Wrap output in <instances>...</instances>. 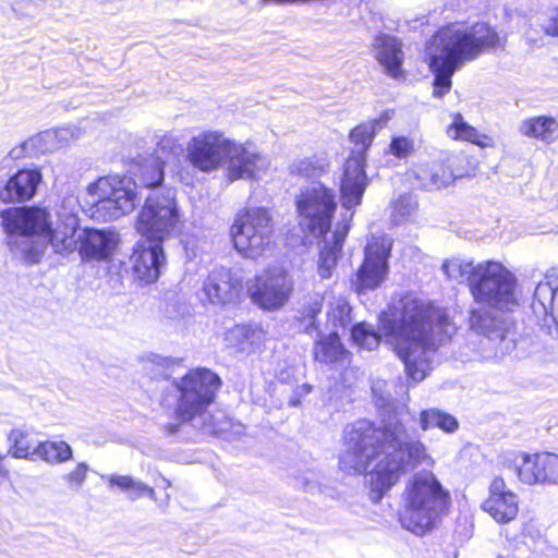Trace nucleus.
Here are the masks:
<instances>
[{"mask_svg":"<svg viewBox=\"0 0 558 558\" xmlns=\"http://www.w3.org/2000/svg\"><path fill=\"white\" fill-rule=\"evenodd\" d=\"M417 208V201L411 194L399 195L392 202V215L397 219L410 217Z\"/></svg>","mask_w":558,"mask_h":558,"instance_id":"obj_41","label":"nucleus"},{"mask_svg":"<svg viewBox=\"0 0 558 558\" xmlns=\"http://www.w3.org/2000/svg\"><path fill=\"white\" fill-rule=\"evenodd\" d=\"M4 456L0 454V483L9 480L10 472L3 464Z\"/></svg>","mask_w":558,"mask_h":558,"instance_id":"obj_49","label":"nucleus"},{"mask_svg":"<svg viewBox=\"0 0 558 558\" xmlns=\"http://www.w3.org/2000/svg\"><path fill=\"white\" fill-rule=\"evenodd\" d=\"M509 468L524 485H558V453L520 451L513 454Z\"/></svg>","mask_w":558,"mask_h":558,"instance_id":"obj_15","label":"nucleus"},{"mask_svg":"<svg viewBox=\"0 0 558 558\" xmlns=\"http://www.w3.org/2000/svg\"><path fill=\"white\" fill-rule=\"evenodd\" d=\"M447 134L451 140L469 142L481 148L494 146V140L490 136L478 133L473 125L464 121L459 112L452 116V122L447 128Z\"/></svg>","mask_w":558,"mask_h":558,"instance_id":"obj_28","label":"nucleus"},{"mask_svg":"<svg viewBox=\"0 0 558 558\" xmlns=\"http://www.w3.org/2000/svg\"><path fill=\"white\" fill-rule=\"evenodd\" d=\"M108 483L111 487H118L122 492L134 488V478L130 475H111Z\"/></svg>","mask_w":558,"mask_h":558,"instance_id":"obj_44","label":"nucleus"},{"mask_svg":"<svg viewBox=\"0 0 558 558\" xmlns=\"http://www.w3.org/2000/svg\"><path fill=\"white\" fill-rule=\"evenodd\" d=\"M351 340L362 350H375L381 341V335L365 322H360L351 327Z\"/></svg>","mask_w":558,"mask_h":558,"instance_id":"obj_35","label":"nucleus"},{"mask_svg":"<svg viewBox=\"0 0 558 558\" xmlns=\"http://www.w3.org/2000/svg\"><path fill=\"white\" fill-rule=\"evenodd\" d=\"M481 508L497 523L507 524L518 517L519 497L508 487L504 477L495 476L489 483L488 495Z\"/></svg>","mask_w":558,"mask_h":558,"instance_id":"obj_20","label":"nucleus"},{"mask_svg":"<svg viewBox=\"0 0 558 558\" xmlns=\"http://www.w3.org/2000/svg\"><path fill=\"white\" fill-rule=\"evenodd\" d=\"M225 158H227V177L230 181L253 178L258 170L260 155L246 148L243 144L229 140Z\"/></svg>","mask_w":558,"mask_h":558,"instance_id":"obj_23","label":"nucleus"},{"mask_svg":"<svg viewBox=\"0 0 558 558\" xmlns=\"http://www.w3.org/2000/svg\"><path fill=\"white\" fill-rule=\"evenodd\" d=\"M324 301L323 293H313L305 298L296 316V320L305 325V331L318 329L317 317L323 311Z\"/></svg>","mask_w":558,"mask_h":558,"instance_id":"obj_32","label":"nucleus"},{"mask_svg":"<svg viewBox=\"0 0 558 558\" xmlns=\"http://www.w3.org/2000/svg\"><path fill=\"white\" fill-rule=\"evenodd\" d=\"M37 456L48 463H62L72 459V449L65 441H41Z\"/></svg>","mask_w":558,"mask_h":558,"instance_id":"obj_36","label":"nucleus"},{"mask_svg":"<svg viewBox=\"0 0 558 558\" xmlns=\"http://www.w3.org/2000/svg\"><path fill=\"white\" fill-rule=\"evenodd\" d=\"M179 221L174 197L155 193L146 198L136 219V230L147 242L163 243Z\"/></svg>","mask_w":558,"mask_h":558,"instance_id":"obj_11","label":"nucleus"},{"mask_svg":"<svg viewBox=\"0 0 558 558\" xmlns=\"http://www.w3.org/2000/svg\"><path fill=\"white\" fill-rule=\"evenodd\" d=\"M462 271L475 303L506 312H511L519 305L518 278L501 262H470L463 265Z\"/></svg>","mask_w":558,"mask_h":558,"instance_id":"obj_4","label":"nucleus"},{"mask_svg":"<svg viewBox=\"0 0 558 558\" xmlns=\"http://www.w3.org/2000/svg\"><path fill=\"white\" fill-rule=\"evenodd\" d=\"M28 433L21 429H13L9 435L11 446L9 453L16 459H31L37 454V446L34 447L33 442L28 439Z\"/></svg>","mask_w":558,"mask_h":558,"instance_id":"obj_37","label":"nucleus"},{"mask_svg":"<svg viewBox=\"0 0 558 558\" xmlns=\"http://www.w3.org/2000/svg\"><path fill=\"white\" fill-rule=\"evenodd\" d=\"M377 125V120L361 122L349 132L351 143L357 148L352 149L345 158L339 181L341 205L348 210H354L362 204L369 184L366 173V158L376 135Z\"/></svg>","mask_w":558,"mask_h":558,"instance_id":"obj_6","label":"nucleus"},{"mask_svg":"<svg viewBox=\"0 0 558 558\" xmlns=\"http://www.w3.org/2000/svg\"><path fill=\"white\" fill-rule=\"evenodd\" d=\"M162 481L166 483V486H170V482L166 478H162Z\"/></svg>","mask_w":558,"mask_h":558,"instance_id":"obj_51","label":"nucleus"},{"mask_svg":"<svg viewBox=\"0 0 558 558\" xmlns=\"http://www.w3.org/2000/svg\"><path fill=\"white\" fill-rule=\"evenodd\" d=\"M432 44L441 52L430 54L428 68L434 75L433 97L442 98L452 87V75L465 62L486 51L504 50L507 36L500 35L488 22L469 26L463 21L449 22L432 36Z\"/></svg>","mask_w":558,"mask_h":558,"instance_id":"obj_2","label":"nucleus"},{"mask_svg":"<svg viewBox=\"0 0 558 558\" xmlns=\"http://www.w3.org/2000/svg\"><path fill=\"white\" fill-rule=\"evenodd\" d=\"M0 216L3 230L11 235L45 238L52 226L49 208L40 205L9 207Z\"/></svg>","mask_w":558,"mask_h":558,"instance_id":"obj_16","label":"nucleus"},{"mask_svg":"<svg viewBox=\"0 0 558 558\" xmlns=\"http://www.w3.org/2000/svg\"><path fill=\"white\" fill-rule=\"evenodd\" d=\"M165 161L153 158L144 159L138 165V180L143 187L151 189L163 181Z\"/></svg>","mask_w":558,"mask_h":558,"instance_id":"obj_34","label":"nucleus"},{"mask_svg":"<svg viewBox=\"0 0 558 558\" xmlns=\"http://www.w3.org/2000/svg\"><path fill=\"white\" fill-rule=\"evenodd\" d=\"M454 331L446 308L418 299L403 303L397 333L407 340L425 341L430 335H437L439 341L448 340Z\"/></svg>","mask_w":558,"mask_h":558,"instance_id":"obj_8","label":"nucleus"},{"mask_svg":"<svg viewBox=\"0 0 558 558\" xmlns=\"http://www.w3.org/2000/svg\"><path fill=\"white\" fill-rule=\"evenodd\" d=\"M405 433L402 424L376 425L364 421L351 427L345 435L348 453L360 473H369V489L373 500L381 498L399 483L407 468L429 463L430 456L420 439L402 440Z\"/></svg>","mask_w":558,"mask_h":558,"instance_id":"obj_1","label":"nucleus"},{"mask_svg":"<svg viewBox=\"0 0 558 558\" xmlns=\"http://www.w3.org/2000/svg\"><path fill=\"white\" fill-rule=\"evenodd\" d=\"M138 241L130 255L131 272L134 281L146 287L156 283L163 268L167 257L161 242Z\"/></svg>","mask_w":558,"mask_h":558,"instance_id":"obj_18","label":"nucleus"},{"mask_svg":"<svg viewBox=\"0 0 558 558\" xmlns=\"http://www.w3.org/2000/svg\"><path fill=\"white\" fill-rule=\"evenodd\" d=\"M557 129L558 122L554 117L536 116L523 120L520 132L526 137L551 143L556 138Z\"/></svg>","mask_w":558,"mask_h":558,"instance_id":"obj_29","label":"nucleus"},{"mask_svg":"<svg viewBox=\"0 0 558 558\" xmlns=\"http://www.w3.org/2000/svg\"><path fill=\"white\" fill-rule=\"evenodd\" d=\"M113 245L110 231L84 228L78 235L77 252L83 259L105 260L111 254Z\"/></svg>","mask_w":558,"mask_h":558,"instance_id":"obj_25","label":"nucleus"},{"mask_svg":"<svg viewBox=\"0 0 558 558\" xmlns=\"http://www.w3.org/2000/svg\"><path fill=\"white\" fill-rule=\"evenodd\" d=\"M545 35L558 38V5L553 9L551 15L543 26Z\"/></svg>","mask_w":558,"mask_h":558,"instance_id":"obj_45","label":"nucleus"},{"mask_svg":"<svg viewBox=\"0 0 558 558\" xmlns=\"http://www.w3.org/2000/svg\"><path fill=\"white\" fill-rule=\"evenodd\" d=\"M352 308L345 300H337L327 312L328 319L335 327H345L351 320Z\"/></svg>","mask_w":558,"mask_h":558,"instance_id":"obj_39","label":"nucleus"},{"mask_svg":"<svg viewBox=\"0 0 558 558\" xmlns=\"http://www.w3.org/2000/svg\"><path fill=\"white\" fill-rule=\"evenodd\" d=\"M229 138L219 131H204L193 136L186 147V160L202 172L218 169L225 159Z\"/></svg>","mask_w":558,"mask_h":558,"instance_id":"obj_17","label":"nucleus"},{"mask_svg":"<svg viewBox=\"0 0 558 558\" xmlns=\"http://www.w3.org/2000/svg\"><path fill=\"white\" fill-rule=\"evenodd\" d=\"M418 417L420 428L424 432L437 427L450 434L459 428V422L454 416L436 408L422 410Z\"/></svg>","mask_w":558,"mask_h":558,"instance_id":"obj_31","label":"nucleus"},{"mask_svg":"<svg viewBox=\"0 0 558 558\" xmlns=\"http://www.w3.org/2000/svg\"><path fill=\"white\" fill-rule=\"evenodd\" d=\"M181 151L182 147L175 137L163 135L157 142L151 157L166 162V160L179 156Z\"/></svg>","mask_w":558,"mask_h":558,"instance_id":"obj_38","label":"nucleus"},{"mask_svg":"<svg viewBox=\"0 0 558 558\" xmlns=\"http://www.w3.org/2000/svg\"><path fill=\"white\" fill-rule=\"evenodd\" d=\"M78 220L75 216H66L49 228L45 239L52 246L53 251L61 255L71 254L77 251L78 236Z\"/></svg>","mask_w":558,"mask_h":558,"instance_id":"obj_27","label":"nucleus"},{"mask_svg":"<svg viewBox=\"0 0 558 558\" xmlns=\"http://www.w3.org/2000/svg\"><path fill=\"white\" fill-rule=\"evenodd\" d=\"M486 320L487 316L485 313L478 310H473L470 312L471 328L475 329L477 332H481L484 329Z\"/></svg>","mask_w":558,"mask_h":558,"instance_id":"obj_46","label":"nucleus"},{"mask_svg":"<svg viewBox=\"0 0 558 558\" xmlns=\"http://www.w3.org/2000/svg\"><path fill=\"white\" fill-rule=\"evenodd\" d=\"M392 242L385 236L374 238L366 246L364 258L355 271L354 291L359 294L381 286L388 275Z\"/></svg>","mask_w":558,"mask_h":558,"instance_id":"obj_14","label":"nucleus"},{"mask_svg":"<svg viewBox=\"0 0 558 558\" xmlns=\"http://www.w3.org/2000/svg\"><path fill=\"white\" fill-rule=\"evenodd\" d=\"M275 223L264 206L243 207L234 215L230 236L234 248L245 257L257 258L274 242Z\"/></svg>","mask_w":558,"mask_h":558,"instance_id":"obj_7","label":"nucleus"},{"mask_svg":"<svg viewBox=\"0 0 558 558\" xmlns=\"http://www.w3.org/2000/svg\"><path fill=\"white\" fill-rule=\"evenodd\" d=\"M226 340L235 352L253 354L265 349L267 330L259 324H236L227 331Z\"/></svg>","mask_w":558,"mask_h":558,"instance_id":"obj_22","label":"nucleus"},{"mask_svg":"<svg viewBox=\"0 0 558 558\" xmlns=\"http://www.w3.org/2000/svg\"><path fill=\"white\" fill-rule=\"evenodd\" d=\"M415 142L404 135L393 136L389 144V153L399 159H405L415 153Z\"/></svg>","mask_w":558,"mask_h":558,"instance_id":"obj_40","label":"nucleus"},{"mask_svg":"<svg viewBox=\"0 0 558 558\" xmlns=\"http://www.w3.org/2000/svg\"><path fill=\"white\" fill-rule=\"evenodd\" d=\"M409 175L418 189L432 192L452 185L463 173L454 168L453 157L447 155L414 165Z\"/></svg>","mask_w":558,"mask_h":558,"instance_id":"obj_19","label":"nucleus"},{"mask_svg":"<svg viewBox=\"0 0 558 558\" xmlns=\"http://www.w3.org/2000/svg\"><path fill=\"white\" fill-rule=\"evenodd\" d=\"M452 510L449 489L432 472L414 474L402 492V507L398 513L403 529L416 536L436 530Z\"/></svg>","mask_w":558,"mask_h":558,"instance_id":"obj_3","label":"nucleus"},{"mask_svg":"<svg viewBox=\"0 0 558 558\" xmlns=\"http://www.w3.org/2000/svg\"><path fill=\"white\" fill-rule=\"evenodd\" d=\"M313 359L320 364L345 367L351 364L352 353L345 348L339 333L331 331L314 342Z\"/></svg>","mask_w":558,"mask_h":558,"instance_id":"obj_24","label":"nucleus"},{"mask_svg":"<svg viewBox=\"0 0 558 558\" xmlns=\"http://www.w3.org/2000/svg\"><path fill=\"white\" fill-rule=\"evenodd\" d=\"M88 473V466L84 462H80L76 466L65 475L68 485L72 488H80L85 482Z\"/></svg>","mask_w":558,"mask_h":558,"instance_id":"obj_42","label":"nucleus"},{"mask_svg":"<svg viewBox=\"0 0 558 558\" xmlns=\"http://www.w3.org/2000/svg\"><path fill=\"white\" fill-rule=\"evenodd\" d=\"M294 292V281L290 272L280 266H268L256 275L247 294L251 301L264 311L275 312L282 308Z\"/></svg>","mask_w":558,"mask_h":558,"instance_id":"obj_12","label":"nucleus"},{"mask_svg":"<svg viewBox=\"0 0 558 558\" xmlns=\"http://www.w3.org/2000/svg\"><path fill=\"white\" fill-rule=\"evenodd\" d=\"M294 205L303 233L324 239L330 232L338 209L336 193L331 187L317 181L296 194Z\"/></svg>","mask_w":558,"mask_h":558,"instance_id":"obj_9","label":"nucleus"},{"mask_svg":"<svg viewBox=\"0 0 558 558\" xmlns=\"http://www.w3.org/2000/svg\"><path fill=\"white\" fill-rule=\"evenodd\" d=\"M222 386L219 375L206 367L189 369L173 381L179 396L173 410V423L162 426L167 435L180 432L181 427L203 416L215 402Z\"/></svg>","mask_w":558,"mask_h":558,"instance_id":"obj_5","label":"nucleus"},{"mask_svg":"<svg viewBox=\"0 0 558 558\" xmlns=\"http://www.w3.org/2000/svg\"><path fill=\"white\" fill-rule=\"evenodd\" d=\"M128 497L131 500H136L143 496H147L153 500H156L155 489L146 484L134 480V488H128L126 492Z\"/></svg>","mask_w":558,"mask_h":558,"instance_id":"obj_43","label":"nucleus"},{"mask_svg":"<svg viewBox=\"0 0 558 558\" xmlns=\"http://www.w3.org/2000/svg\"><path fill=\"white\" fill-rule=\"evenodd\" d=\"M136 187V182L124 174L98 178L87 186L93 198V217L112 220L132 213L138 201Z\"/></svg>","mask_w":558,"mask_h":558,"instance_id":"obj_10","label":"nucleus"},{"mask_svg":"<svg viewBox=\"0 0 558 558\" xmlns=\"http://www.w3.org/2000/svg\"><path fill=\"white\" fill-rule=\"evenodd\" d=\"M43 256V252L38 250H27L23 253V257L27 264H37Z\"/></svg>","mask_w":558,"mask_h":558,"instance_id":"obj_47","label":"nucleus"},{"mask_svg":"<svg viewBox=\"0 0 558 558\" xmlns=\"http://www.w3.org/2000/svg\"><path fill=\"white\" fill-rule=\"evenodd\" d=\"M243 296V279L232 269L226 267L213 269L204 279L197 294L203 306L220 308L241 303Z\"/></svg>","mask_w":558,"mask_h":558,"instance_id":"obj_13","label":"nucleus"},{"mask_svg":"<svg viewBox=\"0 0 558 558\" xmlns=\"http://www.w3.org/2000/svg\"><path fill=\"white\" fill-rule=\"evenodd\" d=\"M267 3H275L278 5H286V4H301V0H263Z\"/></svg>","mask_w":558,"mask_h":558,"instance_id":"obj_50","label":"nucleus"},{"mask_svg":"<svg viewBox=\"0 0 558 558\" xmlns=\"http://www.w3.org/2000/svg\"><path fill=\"white\" fill-rule=\"evenodd\" d=\"M351 214L348 220L339 221L332 234V243L324 246L319 252L317 272L322 279H329L337 266L338 258L342 252L343 243L351 228Z\"/></svg>","mask_w":558,"mask_h":558,"instance_id":"obj_26","label":"nucleus"},{"mask_svg":"<svg viewBox=\"0 0 558 558\" xmlns=\"http://www.w3.org/2000/svg\"><path fill=\"white\" fill-rule=\"evenodd\" d=\"M26 147V143H22L21 145L12 148L10 150V156L13 158V159H19V158H22L24 157V155L22 154V151L25 149Z\"/></svg>","mask_w":558,"mask_h":558,"instance_id":"obj_48","label":"nucleus"},{"mask_svg":"<svg viewBox=\"0 0 558 558\" xmlns=\"http://www.w3.org/2000/svg\"><path fill=\"white\" fill-rule=\"evenodd\" d=\"M377 60L389 76L399 78L403 75V52L399 41L385 39L380 45Z\"/></svg>","mask_w":558,"mask_h":558,"instance_id":"obj_30","label":"nucleus"},{"mask_svg":"<svg viewBox=\"0 0 558 558\" xmlns=\"http://www.w3.org/2000/svg\"><path fill=\"white\" fill-rule=\"evenodd\" d=\"M43 180L39 169H20L0 186V201L4 204L32 199Z\"/></svg>","mask_w":558,"mask_h":558,"instance_id":"obj_21","label":"nucleus"},{"mask_svg":"<svg viewBox=\"0 0 558 558\" xmlns=\"http://www.w3.org/2000/svg\"><path fill=\"white\" fill-rule=\"evenodd\" d=\"M417 340H410V343L405 348H398L397 353L405 366L407 377L414 381L420 383L426 377L424 369L425 360L416 359L414 356L413 345H417Z\"/></svg>","mask_w":558,"mask_h":558,"instance_id":"obj_33","label":"nucleus"}]
</instances>
